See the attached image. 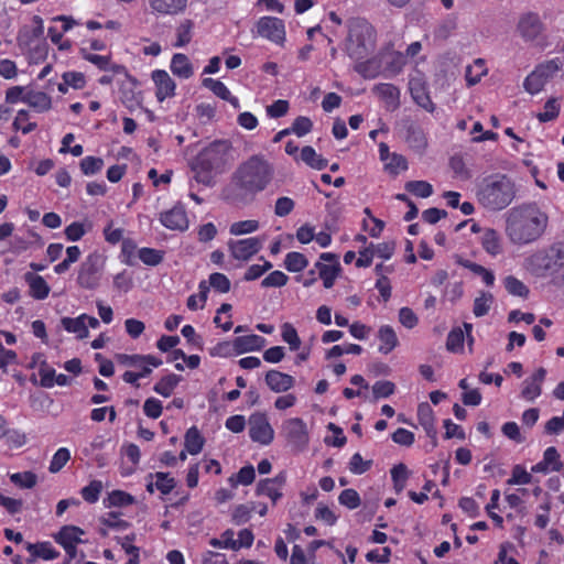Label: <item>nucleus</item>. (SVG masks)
<instances>
[{"instance_id":"obj_1","label":"nucleus","mask_w":564,"mask_h":564,"mask_svg":"<svg viewBox=\"0 0 564 564\" xmlns=\"http://www.w3.org/2000/svg\"><path fill=\"white\" fill-rule=\"evenodd\" d=\"M274 177V166L263 154H253L241 162L231 175L226 198L234 204H247L265 191Z\"/></svg>"},{"instance_id":"obj_2","label":"nucleus","mask_w":564,"mask_h":564,"mask_svg":"<svg viewBox=\"0 0 564 564\" xmlns=\"http://www.w3.org/2000/svg\"><path fill=\"white\" fill-rule=\"evenodd\" d=\"M547 224L546 213L535 204L520 205L506 215V235L514 245H529L543 236Z\"/></svg>"},{"instance_id":"obj_3","label":"nucleus","mask_w":564,"mask_h":564,"mask_svg":"<svg viewBox=\"0 0 564 564\" xmlns=\"http://www.w3.org/2000/svg\"><path fill=\"white\" fill-rule=\"evenodd\" d=\"M230 151L231 144L227 140H217L205 147L192 164L195 182L213 186L216 176L223 173L228 164Z\"/></svg>"},{"instance_id":"obj_4","label":"nucleus","mask_w":564,"mask_h":564,"mask_svg":"<svg viewBox=\"0 0 564 564\" xmlns=\"http://www.w3.org/2000/svg\"><path fill=\"white\" fill-rule=\"evenodd\" d=\"M517 187L507 175L496 174L485 178L478 188L479 203L489 210H502L516 198Z\"/></svg>"},{"instance_id":"obj_5","label":"nucleus","mask_w":564,"mask_h":564,"mask_svg":"<svg viewBox=\"0 0 564 564\" xmlns=\"http://www.w3.org/2000/svg\"><path fill=\"white\" fill-rule=\"evenodd\" d=\"M564 257V243L556 242L532 253L525 260V267L536 276L557 275Z\"/></svg>"},{"instance_id":"obj_6","label":"nucleus","mask_w":564,"mask_h":564,"mask_svg":"<svg viewBox=\"0 0 564 564\" xmlns=\"http://www.w3.org/2000/svg\"><path fill=\"white\" fill-rule=\"evenodd\" d=\"M373 48V29L365 20H356L350 23L346 51L350 58L361 61Z\"/></svg>"},{"instance_id":"obj_7","label":"nucleus","mask_w":564,"mask_h":564,"mask_svg":"<svg viewBox=\"0 0 564 564\" xmlns=\"http://www.w3.org/2000/svg\"><path fill=\"white\" fill-rule=\"evenodd\" d=\"M562 62L560 58H552L540 63L525 77L523 87L531 95L540 93L546 83H549L561 69Z\"/></svg>"},{"instance_id":"obj_8","label":"nucleus","mask_w":564,"mask_h":564,"mask_svg":"<svg viewBox=\"0 0 564 564\" xmlns=\"http://www.w3.org/2000/svg\"><path fill=\"white\" fill-rule=\"evenodd\" d=\"M105 267V259L98 252H93L80 263L77 284L86 290H95L99 286Z\"/></svg>"},{"instance_id":"obj_9","label":"nucleus","mask_w":564,"mask_h":564,"mask_svg":"<svg viewBox=\"0 0 564 564\" xmlns=\"http://www.w3.org/2000/svg\"><path fill=\"white\" fill-rule=\"evenodd\" d=\"M281 433L295 451L302 452L307 447L310 441L308 431L302 419L293 417L284 421Z\"/></svg>"},{"instance_id":"obj_10","label":"nucleus","mask_w":564,"mask_h":564,"mask_svg":"<svg viewBox=\"0 0 564 564\" xmlns=\"http://www.w3.org/2000/svg\"><path fill=\"white\" fill-rule=\"evenodd\" d=\"M264 239L260 237H250L238 240H229L227 246L230 256L238 261H248L257 254L263 247Z\"/></svg>"},{"instance_id":"obj_11","label":"nucleus","mask_w":564,"mask_h":564,"mask_svg":"<svg viewBox=\"0 0 564 564\" xmlns=\"http://www.w3.org/2000/svg\"><path fill=\"white\" fill-rule=\"evenodd\" d=\"M257 34L275 44H282L285 40L284 22L275 17H262L258 20Z\"/></svg>"},{"instance_id":"obj_12","label":"nucleus","mask_w":564,"mask_h":564,"mask_svg":"<svg viewBox=\"0 0 564 564\" xmlns=\"http://www.w3.org/2000/svg\"><path fill=\"white\" fill-rule=\"evenodd\" d=\"M249 436L262 445H269L273 441L274 431L265 414L256 413L249 417Z\"/></svg>"},{"instance_id":"obj_13","label":"nucleus","mask_w":564,"mask_h":564,"mask_svg":"<svg viewBox=\"0 0 564 564\" xmlns=\"http://www.w3.org/2000/svg\"><path fill=\"white\" fill-rule=\"evenodd\" d=\"M188 0H149L151 12L156 17H175L183 14Z\"/></svg>"},{"instance_id":"obj_14","label":"nucleus","mask_w":564,"mask_h":564,"mask_svg":"<svg viewBox=\"0 0 564 564\" xmlns=\"http://www.w3.org/2000/svg\"><path fill=\"white\" fill-rule=\"evenodd\" d=\"M546 377V370L542 367L523 380L520 397L529 402L534 401L542 393V384Z\"/></svg>"},{"instance_id":"obj_15","label":"nucleus","mask_w":564,"mask_h":564,"mask_svg":"<svg viewBox=\"0 0 564 564\" xmlns=\"http://www.w3.org/2000/svg\"><path fill=\"white\" fill-rule=\"evenodd\" d=\"M160 223L170 230L184 231L188 228L187 214L183 206L176 205L160 214Z\"/></svg>"},{"instance_id":"obj_16","label":"nucleus","mask_w":564,"mask_h":564,"mask_svg":"<svg viewBox=\"0 0 564 564\" xmlns=\"http://www.w3.org/2000/svg\"><path fill=\"white\" fill-rule=\"evenodd\" d=\"M117 360L127 367H131L133 371L151 370L162 365V360L153 355H126L117 356Z\"/></svg>"},{"instance_id":"obj_17","label":"nucleus","mask_w":564,"mask_h":564,"mask_svg":"<svg viewBox=\"0 0 564 564\" xmlns=\"http://www.w3.org/2000/svg\"><path fill=\"white\" fill-rule=\"evenodd\" d=\"M319 259L323 261L332 262H316L315 264V268L318 270L319 276L323 280L324 286L326 289H330L334 285L339 271V263L337 261V257L334 253L324 252L319 256Z\"/></svg>"},{"instance_id":"obj_18","label":"nucleus","mask_w":564,"mask_h":564,"mask_svg":"<svg viewBox=\"0 0 564 564\" xmlns=\"http://www.w3.org/2000/svg\"><path fill=\"white\" fill-rule=\"evenodd\" d=\"M285 474L281 473L274 478H267L259 481L257 494L269 497L274 503L282 497V489L285 484Z\"/></svg>"},{"instance_id":"obj_19","label":"nucleus","mask_w":564,"mask_h":564,"mask_svg":"<svg viewBox=\"0 0 564 564\" xmlns=\"http://www.w3.org/2000/svg\"><path fill=\"white\" fill-rule=\"evenodd\" d=\"M518 31L525 41L536 39L542 32V22L536 13H525L518 22Z\"/></svg>"},{"instance_id":"obj_20","label":"nucleus","mask_w":564,"mask_h":564,"mask_svg":"<svg viewBox=\"0 0 564 564\" xmlns=\"http://www.w3.org/2000/svg\"><path fill=\"white\" fill-rule=\"evenodd\" d=\"M373 91L383 100L387 110L393 111L400 106V90L397 86L382 83L375 86Z\"/></svg>"},{"instance_id":"obj_21","label":"nucleus","mask_w":564,"mask_h":564,"mask_svg":"<svg viewBox=\"0 0 564 564\" xmlns=\"http://www.w3.org/2000/svg\"><path fill=\"white\" fill-rule=\"evenodd\" d=\"M152 79L156 86V97L159 100L162 101L174 95L175 83L165 70H154L152 73Z\"/></svg>"},{"instance_id":"obj_22","label":"nucleus","mask_w":564,"mask_h":564,"mask_svg":"<svg viewBox=\"0 0 564 564\" xmlns=\"http://www.w3.org/2000/svg\"><path fill=\"white\" fill-rule=\"evenodd\" d=\"M294 378L278 370H270L265 375V383L274 392H284L294 386Z\"/></svg>"},{"instance_id":"obj_23","label":"nucleus","mask_w":564,"mask_h":564,"mask_svg":"<svg viewBox=\"0 0 564 564\" xmlns=\"http://www.w3.org/2000/svg\"><path fill=\"white\" fill-rule=\"evenodd\" d=\"M24 280L29 285L30 295L35 300H44L48 296L51 288L43 276L26 272L24 274Z\"/></svg>"},{"instance_id":"obj_24","label":"nucleus","mask_w":564,"mask_h":564,"mask_svg":"<svg viewBox=\"0 0 564 564\" xmlns=\"http://www.w3.org/2000/svg\"><path fill=\"white\" fill-rule=\"evenodd\" d=\"M410 93L413 98V100L423 109H425L429 112H433L435 109V106L433 101L431 100V97L427 93V89L419 79H414L410 82Z\"/></svg>"},{"instance_id":"obj_25","label":"nucleus","mask_w":564,"mask_h":564,"mask_svg":"<svg viewBox=\"0 0 564 564\" xmlns=\"http://www.w3.org/2000/svg\"><path fill=\"white\" fill-rule=\"evenodd\" d=\"M82 56L84 59L94 64L102 72H112L115 74H120L124 70L123 66L113 64L111 62L110 56L89 53L86 50H82Z\"/></svg>"},{"instance_id":"obj_26","label":"nucleus","mask_w":564,"mask_h":564,"mask_svg":"<svg viewBox=\"0 0 564 564\" xmlns=\"http://www.w3.org/2000/svg\"><path fill=\"white\" fill-rule=\"evenodd\" d=\"M479 240L485 251L490 256L496 257L502 252L501 238L495 229L484 228Z\"/></svg>"},{"instance_id":"obj_27","label":"nucleus","mask_w":564,"mask_h":564,"mask_svg":"<svg viewBox=\"0 0 564 564\" xmlns=\"http://www.w3.org/2000/svg\"><path fill=\"white\" fill-rule=\"evenodd\" d=\"M264 344L265 338L256 334L239 336L234 340V347L239 354L259 350L264 346Z\"/></svg>"},{"instance_id":"obj_28","label":"nucleus","mask_w":564,"mask_h":564,"mask_svg":"<svg viewBox=\"0 0 564 564\" xmlns=\"http://www.w3.org/2000/svg\"><path fill=\"white\" fill-rule=\"evenodd\" d=\"M170 67L175 76L184 79L189 78L194 73L188 57L181 53L173 55Z\"/></svg>"},{"instance_id":"obj_29","label":"nucleus","mask_w":564,"mask_h":564,"mask_svg":"<svg viewBox=\"0 0 564 564\" xmlns=\"http://www.w3.org/2000/svg\"><path fill=\"white\" fill-rule=\"evenodd\" d=\"M378 338L380 340L379 351L381 354L391 352L398 345V337L393 328L389 325H383L378 330Z\"/></svg>"},{"instance_id":"obj_30","label":"nucleus","mask_w":564,"mask_h":564,"mask_svg":"<svg viewBox=\"0 0 564 564\" xmlns=\"http://www.w3.org/2000/svg\"><path fill=\"white\" fill-rule=\"evenodd\" d=\"M84 531L75 525H64L56 534L55 540L62 546L83 543Z\"/></svg>"},{"instance_id":"obj_31","label":"nucleus","mask_w":564,"mask_h":564,"mask_svg":"<svg viewBox=\"0 0 564 564\" xmlns=\"http://www.w3.org/2000/svg\"><path fill=\"white\" fill-rule=\"evenodd\" d=\"M417 420L427 435H434L436 433L434 412L427 402L419 404Z\"/></svg>"},{"instance_id":"obj_32","label":"nucleus","mask_w":564,"mask_h":564,"mask_svg":"<svg viewBox=\"0 0 564 564\" xmlns=\"http://www.w3.org/2000/svg\"><path fill=\"white\" fill-rule=\"evenodd\" d=\"M85 318L86 314H82L75 318L63 317L61 323L65 330L76 334L79 339H84L89 335L88 329H86Z\"/></svg>"},{"instance_id":"obj_33","label":"nucleus","mask_w":564,"mask_h":564,"mask_svg":"<svg viewBox=\"0 0 564 564\" xmlns=\"http://www.w3.org/2000/svg\"><path fill=\"white\" fill-rule=\"evenodd\" d=\"M457 263L459 265H462L463 268L468 269L474 274L481 276V279L486 285H488V286L494 285L495 274L491 271L487 270L485 267H482L476 262H473L470 260L462 259V258H459L457 260Z\"/></svg>"},{"instance_id":"obj_34","label":"nucleus","mask_w":564,"mask_h":564,"mask_svg":"<svg viewBox=\"0 0 564 564\" xmlns=\"http://www.w3.org/2000/svg\"><path fill=\"white\" fill-rule=\"evenodd\" d=\"M24 102L39 111H45L51 108V98L43 91L28 90Z\"/></svg>"},{"instance_id":"obj_35","label":"nucleus","mask_w":564,"mask_h":564,"mask_svg":"<svg viewBox=\"0 0 564 564\" xmlns=\"http://www.w3.org/2000/svg\"><path fill=\"white\" fill-rule=\"evenodd\" d=\"M180 381H181L180 376H177L175 373H169V375L164 376L163 378H161L155 383V386L153 387V390L158 394H160L164 398H167L173 393L174 389L177 387Z\"/></svg>"},{"instance_id":"obj_36","label":"nucleus","mask_w":564,"mask_h":564,"mask_svg":"<svg viewBox=\"0 0 564 564\" xmlns=\"http://www.w3.org/2000/svg\"><path fill=\"white\" fill-rule=\"evenodd\" d=\"M204 437L196 426H192L185 434V449L191 455L200 453L204 446Z\"/></svg>"},{"instance_id":"obj_37","label":"nucleus","mask_w":564,"mask_h":564,"mask_svg":"<svg viewBox=\"0 0 564 564\" xmlns=\"http://www.w3.org/2000/svg\"><path fill=\"white\" fill-rule=\"evenodd\" d=\"M26 550L32 556L41 557L46 561L54 560L59 555V553L50 542H42L36 544L28 543Z\"/></svg>"},{"instance_id":"obj_38","label":"nucleus","mask_w":564,"mask_h":564,"mask_svg":"<svg viewBox=\"0 0 564 564\" xmlns=\"http://www.w3.org/2000/svg\"><path fill=\"white\" fill-rule=\"evenodd\" d=\"M301 160L315 170H323L327 166V160L317 154L310 145H306L301 150Z\"/></svg>"},{"instance_id":"obj_39","label":"nucleus","mask_w":564,"mask_h":564,"mask_svg":"<svg viewBox=\"0 0 564 564\" xmlns=\"http://www.w3.org/2000/svg\"><path fill=\"white\" fill-rule=\"evenodd\" d=\"M487 74L485 61L478 58L473 65L466 67L465 78L469 86H474L480 82L481 77Z\"/></svg>"},{"instance_id":"obj_40","label":"nucleus","mask_w":564,"mask_h":564,"mask_svg":"<svg viewBox=\"0 0 564 564\" xmlns=\"http://www.w3.org/2000/svg\"><path fill=\"white\" fill-rule=\"evenodd\" d=\"M308 265L307 258L296 251L289 252L284 259V267L289 272H301Z\"/></svg>"},{"instance_id":"obj_41","label":"nucleus","mask_w":564,"mask_h":564,"mask_svg":"<svg viewBox=\"0 0 564 564\" xmlns=\"http://www.w3.org/2000/svg\"><path fill=\"white\" fill-rule=\"evenodd\" d=\"M198 294H193L187 299V307L191 311L202 310L205 306L208 295V285L206 281H200L198 284Z\"/></svg>"},{"instance_id":"obj_42","label":"nucleus","mask_w":564,"mask_h":564,"mask_svg":"<svg viewBox=\"0 0 564 564\" xmlns=\"http://www.w3.org/2000/svg\"><path fill=\"white\" fill-rule=\"evenodd\" d=\"M150 478H155V489L163 495H169L176 486V481L167 473L158 471L149 475Z\"/></svg>"},{"instance_id":"obj_43","label":"nucleus","mask_w":564,"mask_h":564,"mask_svg":"<svg viewBox=\"0 0 564 564\" xmlns=\"http://www.w3.org/2000/svg\"><path fill=\"white\" fill-rule=\"evenodd\" d=\"M139 259L147 265L156 267L164 259V252L153 248H141L138 250Z\"/></svg>"},{"instance_id":"obj_44","label":"nucleus","mask_w":564,"mask_h":564,"mask_svg":"<svg viewBox=\"0 0 564 564\" xmlns=\"http://www.w3.org/2000/svg\"><path fill=\"white\" fill-rule=\"evenodd\" d=\"M492 303V294L488 292H480V294L474 301L473 313L477 317L485 316L486 314H488Z\"/></svg>"},{"instance_id":"obj_45","label":"nucleus","mask_w":564,"mask_h":564,"mask_svg":"<svg viewBox=\"0 0 564 564\" xmlns=\"http://www.w3.org/2000/svg\"><path fill=\"white\" fill-rule=\"evenodd\" d=\"M260 225L258 220H240L230 225L229 232L232 236H242L257 231Z\"/></svg>"},{"instance_id":"obj_46","label":"nucleus","mask_w":564,"mask_h":564,"mask_svg":"<svg viewBox=\"0 0 564 564\" xmlns=\"http://www.w3.org/2000/svg\"><path fill=\"white\" fill-rule=\"evenodd\" d=\"M194 23L191 20H184L176 29V42L174 46L183 47L188 44L192 40V31Z\"/></svg>"},{"instance_id":"obj_47","label":"nucleus","mask_w":564,"mask_h":564,"mask_svg":"<svg viewBox=\"0 0 564 564\" xmlns=\"http://www.w3.org/2000/svg\"><path fill=\"white\" fill-rule=\"evenodd\" d=\"M405 189L422 198H427L433 194V186L426 181H410L405 183Z\"/></svg>"},{"instance_id":"obj_48","label":"nucleus","mask_w":564,"mask_h":564,"mask_svg":"<svg viewBox=\"0 0 564 564\" xmlns=\"http://www.w3.org/2000/svg\"><path fill=\"white\" fill-rule=\"evenodd\" d=\"M10 480L20 488L31 489L36 485L37 477L32 471H23L11 474Z\"/></svg>"},{"instance_id":"obj_49","label":"nucleus","mask_w":564,"mask_h":564,"mask_svg":"<svg viewBox=\"0 0 564 564\" xmlns=\"http://www.w3.org/2000/svg\"><path fill=\"white\" fill-rule=\"evenodd\" d=\"M282 339L289 344L291 350H297L301 346V339L295 327L290 323H284L281 328Z\"/></svg>"},{"instance_id":"obj_50","label":"nucleus","mask_w":564,"mask_h":564,"mask_svg":"<svg viewBox=\"0 0 564 564\" xmlns=\"http://www.w3.org/2000/svg\"><path fill=\"white\" fill-rule=\"evenodd\" d=\"M384 169L389 174L398 175L401 171H405L408 169V161L403 155L392 153L386 162Z\"/></svg>"},{"instance_id":"obj_51","label":"nucleus","mask_w":564,"mask_h":564,"mask_svg":"<svg viewBox=\"0 0 564 564\" xmlns=\"http://www.w3.org/2000/svg\"><path fill=\"white\" fill-rule=\"evenodd\" d=\"M503 284L506 290L512 295L525 297L529 294V289L524 283L513 275L507 276L503 280Z\"/></svg>"},{"instance_id":"obj_52","label":"nucleus","mask_w":564,"mask_h":564,"mask_svg":"<svg viewBox=\"0 0 564 564\" xmlns=\"http://www.w3.org/2000/svg\"><path fill=\"white\" fill-rule=\"evenodd\" d=\"M207 285L208 290L213 288L215 291L219 293H227L230 290V281L229 279L219 272L212 273L208 278Z\"/></svg>"},{"instance_id":"obj_53","label":"nucleus","mask_w":564,"mask_h":564,"mask_svg":"<svg viewBox=\"0 0 564 564\" xmlns=\"http://www.w3.org/2000/svg\"><path fill=\"white\" fill-rule=\"evenodd\" d=\"M102 167H104V160L101 158L89 155V156H85L80 161V170L87 176L94 175V174L100 172Z\"/></svg>"},{"instance_id":"obj_54","label":"nucleus","mask_w":564,"mask_h":564,"mask_svg":"<svg viewBox=\"0 0 564 564\" xmlns=\"http://www.w3.org/2000/svg\"><path fill=\"white\" fill-rule=\"evenodd\" d=\"M101 490L102 482L100 480H93L80 490V494L85 501L95 503L98 501Z\"/></svg>"},{"instance_id":"obj_55","label":"nucleus","mask_w":564,"mask_h":564,"mask_svg":"<svg viewBox=\"0 0 564 564\" xmlns=\"http://www.w3.org/2000/svg\"><path fill=\"white\" fill-rule=\"evenodd\" d=\"M70 459V453L66 447H61L53 455L52 460L50 463V471L55 474L58 473Z\"/></svg>"},{"instance_id":"obj_56","label":"nucleus","mask_w":564,"mask_h":564,"mask_svg":"<svg viewBox=\"0 0 564 564\" xmlns=\"http://www.w3.org/2000/svg\"><path fill=\"white\" fill-rule=\"evenodd\" d=\"M560 113V104L555 98L549 99L544 105V110L538 113L536 118L540 122H549L557 118Z\"/></svg>"},{"instance_id":"obj_57","label":"nucleus","mask_w":564,"mask_h":564,"mask_svg":"<svg viewBox=\"0 0 564 564\" xmlns=\"http://www.w3.org/2000/svg\"><path fill=\"white\" fill-rule=\"evenodd\" d=\"M13 128L23 134H28L36 128V123L29 122V112L26 110H20L14 118Z\"/></svg>"},{"instance_id":"obj_58","label":"nucleus","mask_w":564,"mask_h":564,"mask_svg":"<svg viewBox=\"0 0 564 564\" xmlns=\"http://www.w3.org/2000/svg\"><path fill=\"white\" fill-rule=\"evenodd\" d=\"M464 332L460 328H454L447 336L446 348L452 352H458L464 347Z\"/></svg>"},{"instance_id":"obj_59","label":"nucleus","mask_w":564,"mask_h":564,"mask_svg":"<svg viewBox=\"0 0 564 564\" xmlns=\"http://www.w3.org/2000/svg\"><path fill=\"white\" fill-rule=\"evenodd\" d=\"M372 466V460H365L359 453H355L348 464L350 473L361 475L368 471Z\"/></svg>"},{"instance_id":"obj_60","label":"nucleus","mask_w":564,"mask_h":564,"mask_svg":"<svg viewBox=\"0 0 564 564\" xmlns=\"http://www.w3.org/2000/svg\"><path fill=\"white\" fill-rule=\"evenodd\" d=\"M234 535V531L228 529L221 534L220 539H212L209 544L214 547L238 550V544Z\"/></svg>"},{"instance_id":"obj_61","label":"nucleus","mask_w":564,"mask_h":564,"mask_svg":"<svg viewBox=\"0 0 564 564\" xmlns=\"http://www.w3.org/2000/svg\"><path fill=\"white\" fill-rule=\"evenodd\" d=\"M108 506L124 507L134 502V497L121 490H113L108 495Z\"/></svg>"},{"instance_id":"obj_62","label":"nucleus","mask_w":564,"mask_h":564,"mask_svg":"<svg viewBox=\"0 0 564 564\" xmlns=\"http://www.w3.org/2000/svg\"><path fill=\"white\" fill-rule=\"evenodd\" d=\"M289 281V276L282 271H273L268 276H265L262 282V288H282Z\"/></svg>"},{"instance_id":"obj_63","label":"nucleus","mask_w":564,"mask_h":564,"mask_svg":"<svg viewBox=\"0 0 564 564\" xmlns=\"http://www.w3.org/2000/svg\"><path fill=\"white\" fill-rule=\"evenodd\" d=\"M203 86L210 89L217 97L221 98V99H226V98H229V89L227 88V86L218 80V79H214V78H205L203 80Z\"/></svg>"},{"instance_id":"obj_64","label":"nucleus","mask_w":564,"mask_h":564,"mask_svg":"<svg viewBox=\"0 0 564 564\" xmlns=\"http://www.w3.org/2000/svg\"><path fill=\"white\" fill-rule=\"evenodd\" d=\"M313 127V122L310 118L300 116L297 117L290 128L291 133L296 134L297 137H304L308 132H311Z\"/></svg>"}]
</instances>
